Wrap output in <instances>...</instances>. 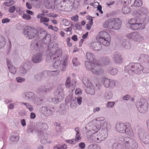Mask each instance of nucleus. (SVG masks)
Returning <instances> with one entry per match:
<instances>
[{"label":"nucleus","instance_id":"nucleus-1","mask_svg":"<svg viewBox=\"0 0 149 149\" xmlns=\"http://www.w3.org/2000/svg\"><path fill=\"white\" fill-rule=\"evenodd\" d=\"M116 131L120 133H125L129 135H132L133 132L129 123H117L116 125Z\"/></svg>","mask_w":149,"mask_h":149},{"label":"nucleus","instance_id":"nucleus-2","mask_svg":"<svg viewBox=\"0 0 149 149\" xmlns=\"http://www.w3.org/2000/svg\"><path fill=\"white\" fill-rule=\"evenodd\" d=\"M54 43L52 42L50 43L48 47V51L49 52L52 56L49 55L47 56L51 59H53L54 61L56 58L59 57V56L62 55V52L61 49H57V47L54 46Z\"/></svg>","mask_w":149,"mask_h":149},{"label":"nucleus","instance_id":"nucleus-3","mask_svg":"<svg viewBox=\"0 0 149 149\" xmlns=\"http://www.w3.org/2000/svg\"><path fill=\"white\" fill-rule=\"evenodd\" d=\"M148 14V10L145 7H142L139 10H135L132 13L133 15L135 17L140 18L142 22H144L148 19L147 15Z\"/></svg>","mask_w":149,"mask_h":149},{"label":"nucleus","instance_id":"nucleus-4","mask_svg":"<svg viewBox=\"0 0 149 149\" xmlns=\"http://www.w3.org/2000/svg\"><path fill=\"white\" fill-rule=\"evenodd\" d=\"M120 140L125 145L129 146L132 149H137L138 147L136 141L128 136H121L120 138Z\"/></svg>","mask_w":149,"mask_h":149},{"label":"nucleus","instance_id":"nucleus-5","mask_svg":"<svg viewBox=\"0 0 149 149\" xmlns=\"http://www.w3.org/2000/svg\"><path fill=\"white\" fill-rule=\"evenodd\" d=\"M72 2L68 0H64L61 1L57 4L54 10L57 9L59 11H67L72 5Z\"/></svg>","mask_w":149,"mask_h":149},{"label":"nucleus","instance_id":"nucleus-6","mask_svg":"<svg viewBox=\"0 0 149 149\" xmlns=\"http://www.w3.org/2000/svg\"><path fill=\"white\" fill-rule=\"evenodd\" d=\"M38 33L37 29L33 27L28 26L24 29L23 33L27 35V37L29 39H33Z\"/></svg>","mask_w":149,"mask_h":149},{"label":"nucleus","instance_id":"nucleus-7","mask_svg":"<svg viewBox=\"0 0 149 149\" xmlns=\"http://www.w3.org/2000/svg\"><path fill=\"white\" fill-rule=\"evenodd\" d=\"M83 82L86 86V91L87 94L94 95L95 93V91L94 86L90 82L88 79L85 78L83 80Z\"/></svg>","mask_w":149,"mask_h":149},{"label":"nucleus","instance_id":"nucleus-8","mask_svg":"<svg viewBox=\"0 0 149 149\" xmlns=\"http://www.w3.org/2000/svg\"><path fill=\"white\" fill-rule=\"evenodd\" d=\"M142 21L137 19L136 18L132 19L129 21V24L130 25V29L133 30H136L140 29L142 24L141 22Z\"/></svg>","mask_w":149,"mask_h":149},{"label":"nucleus","instance_id":"nucleus-9","mask_svg":"<svg viewBox=\"0 0 149 149\" xmlns=\"http://www.w3.org/2000/svg\"><path fill=\"white\" fill-rule=\"evenodd\" d=\"M126 37L130 39L133 40L135 42H140L143 39L141 35L137 32L128 33L126 35Z\"/></svg>","mask_w":149,"mask_h":149},{"label":"nucleus","instance_id":"nucleus-10","mask_svg":"<svg viewBox=\"0 0 149 149\" xmlns=\"http://www.w3.org/2000/svg\"><path fill=\"white\" fill-rule=\"evenodd\" d=\"M136 105L138 110L140 112L144 113L146 112L148 110V103L146 101H137L136 102Z\"/></svg>","mask_w":149,"mask_h":149},{"label":"nucleus","instance_id":"nucleus-11","mask_svg":"<svg viewBox=\"0 0 149 149\" xmlns=\"http://www.w3.org/2000/svg\"><path fill=\"white\" fill-rule=\"evenodd\" d=\"M86 68L91 70L96 75L102 74L104 72L103 69L100 66H86Z\"/></svg>","mask_w":149,"mask_h":149},{"label":"nucleus","instance_id":"nucleus-12","mask_svg":"<svg viewBox=\"0 0 149 149\" xmlns=\"http://www.w3.org/2000/svg\"><path fill=\"white\" fill-rule=\"evenodd\" d=\"M107 124V122H104L103 123V126L104 128L99 130L98 132L99 134L100 135L101 138L103 141L107 138L108 136V129L105 127V125Z\"/></svg>","mask_w":149,"mask_h":149},{"label":"nucleus","instance_id":"nucleus-13","mask_svg":"<svg viewBox=\"0 0 149 149\" xmlns=\"http://www.w3.org/2000/svg\"><path fill=\"white\" fill-rule=\"evenodd\" d=\"M86 56L87 61L85 62L86 65H88V63H89V65H91L92 64H95V63H96L97 61L94 60L95 56L92 53L88 52L86 53Z\"/></svg>","mask_w":149,"mask_h":149},{"label":"nucleus","instance_id":"nucleus-14","mask_svg":"<svg viewBox=\"0 0 149 149\" xmlns=\"http://www.w3.org/2000/svg\"><path fill=\"white\" fill-rule=\"evenodd\" d=\"M76 81L74 79L72 80L71 82L70 77H68L65 83V86L68 88H70L72 91L75 89Z\"/></svg>","mask_w":149,"mask_h":149},{"label":"nucleus","instance_id":"nucleus-15","mask_svg":"<svg viewBox=\"0 0 149 149\" xmlns=\"http://www.w3.org/2000/svg\"><path fill=\"white\" fill-rule=\"evenodd\" d=\"M112 27L111 29L118 30L120 28L121 24V21L118 18H112Z\"/></svg>","mask_w":149,"mask_h":149},{"label":"nucleus","instance_id":"nucleus-16","mask_svg":"<svg viewBox=\"0 0 149 149\" xmlns=\"http://www.w3.org/2000/svg\"><path fill=\"white\" fill-rule=\"evenodd\" d=\"M63 89L61 87H59L57 88L55 95L57 97L58 102L61 101L64 97L63 93Z\"/></svg>","mask_w":149,"mask_h":149},{"label":"nucleus","instance_id":"nucleus-17","mask_svg":"<svg viewBox=\"0 0 149 149\" xmlns=\"http://www.w3.org/2000/svg\"><path fill=\"white\" fill-rule=\"evenodd\" d=\"M22 95L24 99L26 101L29 102H31L35 97V95L33 92H27L23 93Z\"/></svg>","mask_w":149,"mask_h":149},{"label":"nucleus","instance_id":"nucleus-18","mask_svg":"<svg viewBox=\"0 0 149 149\" xmlns=\"http://www.w3.org/2000/svg\"><path fill=\"white\" fill-rule=\"evenodd\" d=\"M40 112L44 115L46 116H48L51 115L52 111L47 107L43 106L40 109Z\"/></svg>","mask_w":149,"mask_h":149},{"label":"nucleus","instance_id":"nucleus-19","mask_svg":"<svg viewBox=\"0 0 149 149\" xmlns=\"http://www.w3.org/2000/svg\"><path fill=\"white\" fill-rule=\"evenodd\" d=\"M90 47L95 51H99L102 48L101 43L97 41L91 43L90 45Z\"/></svg>","mask_w":149,"mask_h":149},{"label":"nucleus","instance_id":"nucleus-20","mask_svg":"<svg viewBox=\"0 0 149 149\" xmlns=\"http://www.w3.org/2000/svg\"><path fill=\"white\" fill-rule=\"evenodd\" d=\"M112 58L114 62L117 64L121 63L122 62V57L118 52H116L113 54Z\"/></svg>","mask_w":149,"mask_h":149},{"label":"nucleus","instance_id":"nucleus-21","mask_svg":"<svg viewBox=\"0 0 149 149\" xmlns=\"http://www.w3.org/2000/svg\"><path fill=\"white\" fill-rule=\"evenodd\" d=\"M109 59L108 57H103L100 60L97 61L96 63H95V65H107L109 64Z\"/></svg>","mask_w":149,"mask_h":149},{"label":"nucleus","instance_id":"nucleus-22","mask_svg":"<svg viewBox=\"0 0 149 149\" xmlns=\"http://www.w3.org/2000/svg\"><path fill=\"white\" fill-rule=\"evenodd\" d=\"M90 138L92 139V141L98 143H100L102 141H103L101 138L100 135L98 133L94 132Z\"/></svg>","mask_w":149,"mask_h":149},{"label":"nucleus","instance_id":"nucleus-23","mask_svg":"<svg viewBox=\"0 0 149 149\" xmlns=\"http://www.w3.org/2000/svg\"><path fill=\"white\" fill-rule=\"evenodd\" d=\"M40 32L42 34L44 35V36L46 35L45 37H44L43 41L45 43H47L50 42L51 41V36L50 34H47V32L44 30L43 29H40Z\"/></svg>","mask_w":149,"mask_h":149},{"label":"nucleus","instance_id":"nucleus-24","mask_svg":"<svg viewBox=\"0 0 149 149\" xmlns=\"http://www.w3.org/2000/svg\"><path fill=\"white\" fill-rule=\"evenodd\" d=\"M48 126L45 123H42L37 125L35 128V131L38 132H41L43 130H47Z\"/></svg>","mask_w":149,"mask_h":149},{"label":"nucleus","instance_id":"nucleus-25","mask_svg":"<svg viewBox=\"0 0 149 149\" xmlns=\"http://www.w3.org/2000/svg\"><path fill=\"white\" fill-rule=\"evenodd\" d=\"M42 54L39 53L33 56L32 60L35 63H38L42 61Z\"/></svg>","mask_w":149,"mask_h":149},{"label":"nucleus","instance_id":"nucleus-26","mask_svg":"<svg viewBox=\"0 0 149 149\" xmlns=\"http://www.w3.org/2000/svg\"><path fill=\"white\" fill-rule=\"evenodd\" d=\"M137 133L140 140L143 139V137L146 135V134H148L145 131L143 128L141 127L139 128L138 129Z\"/></svg>","mask_w":149,"mask_h":149},{"label":"nucleus","instance_id":"nucleus-27","mask_svg":"<svg viewBox=\"0 0 149 149\" xmlns=\"http://www.w3.org/2000/svg\"><path fill=\"white\" fill-rule=\"evenodd\" d=\"M149 60V56L146 54H141L138 59V61L141 63H147Z\"/></svg>","mask_w":149,"mask_h":149},{"label":"nucleus","instance_id":"nucleus-28","mask_svg":"<svg viewBox=\"0 0 149 149\" xmlns=\"http://www.w3.org/2000/svg\"><path fill=\"white\" fill-rule=\"evenodd\" d=\"M111 37L110 35L107 32L102 31L100 32L97 36L98 40H100L104 38H107Z\"/></svg>","mask_w":149,"mask_h":149},{"label":"nucleus","instance_id":"nucleus-29","mask_svg":"<svg viewBox=\"0 0 149 149\" xmlns=\"http://www.w3.org/2000/svg\"><path fill=\"white\" fill-rule=\"evenodd\" d=\"M98 41L102 45L106 46H109L111 42V37L107 38H104L98 40Z\"/></svg>","mask_w":149,"mask_h":149},{"label":"nucleus","instance_id":"nucleus-30","mask_svg":"<svg viewBox=\"0 0 149 149\" xmlns=\"http://www.w3.org/2000/svg\"><path fill=\"white\" fill-rule=\"evenodd\" d=\"M111 19H109L104 22L102 25L103 27L104 28L111 29L112 27V22L111 21Z\"/></svg>","mask_w":149,"mask_h":149},{"label":"nucleus","instance_id":"nucleus-31","mask_svg":"<svg viewBox=\"0 0 149 149\" xmlns=\"http://www.w3.org/2000/svg\"><path fill=\"white\" fill-rule=\"evenodd\" d=\"M108 72L110 74L115 75L118 73V70L115 68H113L112 66H110L108 68Z\"/></svg>","mask_w":149,"mask_h":149},{"label":"nucleus","instance_id":"nucleus-32","mask_svg":"<svg viewBox=\"0 0 149 149\" xmlns=\"http://www.w3.org/2000/svg\"><path fill=\"white\" fill-rule=\"evenodd\" d=\"M123 47L125 49H130L131 47V45L129 42L126 40H123L121 42Z\"/></svg>","mask_w":149,"mask_h":149},{"label":"nucleus","instance_id":"nucleus-33","mask_svg":"<svg viewBox=\"0 0 149 149\" xmlns=\"http://www.w3.org/2000/svg\"><path fill=\"white\" fill-rule=\"evenodd\" d=\"M134 66H126L125 67V69L127 71L130 75H133L135 73L134 70L132 69L134 68Z\"/></svg>","mask_w":149,"mask_h":149},{"label":"nucleus","instance_id":"nucleus-34","mask_svg":"<svg viewBox=\"0 0 149 149\" xmlns=\"http://www.w3.org/2000/svg\"><path fill=\"white\" fill-rule=\"evenodd\" d=\"M113 94L112 92L107 91L104 93V97L106 99L109 100L113 97Z\"/></svg>","mask_w":149,"mask_h":149},{"label":"nucleus","instance_id":"nucleus-35","mask_svg":"<svg viewBox=\"0 0 149 149\" xmlns=\"http://www.w3.org/2000/svg\"><path fill=\"white\" fill-rule=\"evenodd\" d=\"M40 47V45H39L38 43L32 42L31 44V49H35L37 51L39 50Z\"/></svg>","mask_w":149,"mask_h":149},{"label":"nucleus","instance_id":"nucleus-36","mask_svg":"<svg viewBox=\"0 0 149 149\" xmlns=\"http://www.w3.org/2000/svg\"><path fill=\"white\" fill-rule=\"evenodd\" d=\"M21 104L24 105L26 107V108L28 109L31 112L33 111L34 108L32 105L30 104L29 103L23 102H21Z\"/></svg>","mask_w":149,"mask_h":149},{"label":"nucleus","instance_id":"nucleus-37","mask_svg":"<svg viewBox=\"0 0 149 149\" xmlns=\"http://www.w3.org/2000/svg\"><path fill=\"white\" fill-rule=\"evenodd\" d=\"M42 101V100H41L39 98L36 97V96L35 95V97H34L33 99V100H32L31 102L35 104L40 105L41 104Z\"/></svg>","mask_w":149,"mask_h":149},{"label":"nucleus","instance_id":"nucleus-38","mask_svg":"<svg viewBox=\"0 0 149 149\" xmlns=\"http://www.w3.org/2000/svg\"><path fill=\"white\" fill-rule=\"evenodd\" d=\"M45 89L46 92L48 91H51L53 88V84H52L47 83L45 86Z\"/></svg>","mask_w":149,"mask_h":149},{"label":"nucleus","instance_id":"nucleus-39","mask_svg":"<svg viewBox=\"0 0 149 149\" xmlns=\"http://www.w3.org/2000/svg\"><path fill=\"white\" fill-rule=\"evenodd\" d=\"M44 3L46 8H47L54 10L55 8L54 6L55 3H48L47 2H44Z\"/></svg>","mask_w":149,"mask_h":149},{"label":"nucleus","instance_id":"nucleus-40","mask_svg":"<svg viewBox=\"0 0 149 149\" xmlns=\"http://www.w3.org/2000/svg\"><path fill=\"white\" fill-rule=\"evenodd\" d=\"M99 125L97 126L95 125H93L91 128H90V131L93 133L94 132L95 133H98V131L99 130Z\"/></svg>","mask_w":149,"mask_h":149},{"label":"nucleus","instance_id":"nucleus-41","mask_svg":"<svg viewBox=\"0 0 149 149\" xmlns=\"http://www.w3.org/2000/svg\"><path fill=\"white\" fill-rule=\"evenodd\" d=\"M49 21V19L47 17H45L44 16L42 17L40 19V22L41 23H43V24L46 26H49L47 22Z\"/></svg>","mask_w":149,"mask_h":149},{"label":"nucleus","instance_id":"nucleus-42","mask_svg":"<svg viewBox=\"0 0 149 149\" xmlns=\"http://www.w3.org/2000/svg\"><path fill=\"white\" fill-rule=\"evenodd\" d=\"M112 147L113 149H124L123 145L118 143H114Z\"/></svg>","mask_w":149,"mask_h":149},{"label":"nucleus","instance_id":"nucleus-43","mask_svg":"<svg viewBox=\"0 0 149 149\" xmlns=\"http://www.w3.org/2000/svg\"><path fill=\"white\" fill-rule=\"evenodd\" d=\"M131 8L128 6H124L122 9V12L124 14L129 13L131 11Z\"/></svg>","mask_w":149,"mask_h":149},{"label":"nucleus","instance_id":"nucleus-44","mask_svg":"<svg viewBox=\"0 0 149 149\" xmlns=\"http://www.w3.org/2000/svg\"><path fill=\"white\" fill-rule=\"evenodd\" d=\"M102 82L104 86L108 88L109 87L110 79L107 78H104L102 80Z\"/></svg>","mask_w":149,"mask_h":149},{"label":"nucleus","instance_id":"nucleus-45","mask_svg":"<svg viewBox=\"0 0 149 149\" xmlns=\"http://www.w3.org/2000/svg\"><path fill=\"white\" fill-rule=\"evenodd\" d=\"M53 72H51V71H46L42 73L43 77H47L49 76H52L53 75V73H52Z\"/></svg>","mask_w":149,"mask_h":149},{"label":"nucleus","instance_id":"nucleus-46","mask_svg":"<svg viewBox=\"0 0 149 149\" xmlns=\"http://www.w3.org/2000/svg\"><path fill=\"white\" fill-rule=\"evenodd\" d=\"M143 3L142 0H135L134 5L136 7L141 6L143 5Z\"/></svg>","mask_w":149,"mask_h":149},{"label":"nucleus","instance_id":"nucleus-47","mask_svg":"<svg viewBox=\"0 0 149 149\" xmlns=\"http://www.w3.org/2000/svg\"><path fill=\"white\" fill-rule=\"evenodd\" d=\"M88 149H101L100 147L98 145L95 144H91L88 147Z\"/></svg>","mask_w":149,"mask_h":149},{"label":"nucleus","instance_id":"nucleus-48","mask_svg":"<svg viewBox=\"0 0 149 149\" xmlns=\"http://www.w3.org/2000/svg\"><path fill=\"white\" fill-rule=\"evenodd\" d=\"M141 140L144 143L149 144V134H146V135L143 137V139Z\"/></svg>","mask_w":149,"mask_h":149},{"label":"nucleus","instance_id":"nucleus-49","mask_svg":"<svg viewBox=\"0 0 149 149\" xmlns=\"http://www.w3.org/2000/svg\"><path fill=\"white\" fill-rule=\"evenodd\" d=\"M5 44V40L4 37L0 35V48H1Z\"/></svg>","mask_w":149,"mask_h":149},{"label":"nucleus","instance_id":"nucleus-50","mask_svg":"<svg viewBox=\"0 0 149 149\" xmlns=\"http://www.w3.org/2000/svg\"><path fill=\"white\" fill-rule=\"evenodd\" d=\"M67 148V146L65 144L56 146L54 147V149H66Z\"/></svg>","mask_w":149,"mask_h":149},{"label":"nucleus","instance_id":"nucleus-51","mask_svg":"<svg viewBox=\"0 0 149 149\" xmlns=\"http://www.w3.org/2000/svg\"><path fill=\"white\" fill-rule=\"evenodd\" d=\"M8 68L10 72L13 74H15L16 72V69L14 66H9Z\"/></svg>","mask_w":149,"mask_h":149},{"label":"nucleus","instance_id":"nucleus-52","mask_svg":"<svg viewBox=\"0 0 149 149\" xmlns=\"http://www.w3.org/2000/svg\"><path fill=\"white\" fill-rule=\"evenodd\" d=\"M10 139L12 141L14 142H17L19 141V137L18 136L13 135L10 137Z\"/></svg>","mask_w":149,"mask_h":149},{"label":"nucleus","instance_id":"nucleus-53","mask_svg":"<svg viewBox=\"0 0 149 149\" xmlns=\"http://www.w3.org/2000/svg\"><path fill=\"white\" fill-rule=\"evenodd\" d=\"M115 104L114 102H109L106 104V106L107 108H111L113 107Z\"/></svg>","mask_w":149,"mask_h":149},{"label":"nucleus","instance_id":"nucleus-54","mask_svg":"<svg viewBox=\"0 0 149 149\" xmlns=\"http://www.w3.org/2000/svg\"><path fill=\"white\" fill-rule=\"evenodd\" d=\"M71 100V102L70 104V107L72 108H74L76 107V99H72Z\"/></svg>","mask_w":149,"mask_h":149},{"label":"nucleus","instance_id":"nucleus-55","mask_svg":"<svg viewBox=\"0 0 149 149\" xmlns=\"http://www.w3.org/2000/svg\"><path fill=\"white\" fill-rule=\"evenodd\" d=\"M43 77L42 73H40L38 74L35 75L34 78L38 81H39L41 80L42 78Z\"/></svg>","mask_w":149,"mask_h":149},{"label":"nucleus","instance_id":"nucleus-56","mask_svg":"<svg viewBox=\"0 0 149 149\" xmlns=\"http://www.w3.org/2000/svg\"><path fill=\"white\" fill-rule=\"evenodd\" d=\"M16 80L18 83H22L25 81L24 78L21 77H18L16 78Z\"/></svg>","mask_w":149,"mask_h":149},{"label":"nucleus","instance_id":"nucleus-57","mask_svg":"<svg viewBox=\"0 0 149 149\" xmlns=\"http://www.w3.org/2000/svg\"><path fill=\"white\" fill-rule=\"evenodd\" d=\"M65 142L67 143H70L71 144H75L77 141L75 139H72L71 140H65Z\"/></svg>","mask_w":149,"mask_h":149},{"label":"nucleus","instance_id":"nucleus-58","mask_svg":"<svg viewBox=\"0 0 149 149\" xmlns=\"http://www.w3.org/2000/svg\"><path fill=\"white\" fill-rule=\"evenodd\" d=\"M16 11L20 15H23L24 13L23 10L22 8H17L16 9Z\"/></svg>","mask_w":149,"mask_h":149},{"label":"nucleus","instance_id":"nucleus-59","mask_svg":"<svg viewBox=\"0 0 149 149\" xmlns=\"http://www.w3.org/2000/svg\"><path fill=\"white\" fill-rule=\"evenodd\" d=\"M72 61L74 65H79L80 64V63L78 61V59L77 58H74Z\"/></svg>","mask_w":149,"mask_h":149},{"label":"nucleus","instance_id":"nucleus-60","mask_svg":"<svg viewBox=\"0 0 149 149\" xmlns=\"http://www.w3.org/2000/svg\"><path fill=\"white\" fill-rule=\"evenodd\" d=\"M38 92H46V91L45 89V88L44 86H40L38 89Z\"/></svg>","mask_w":149,"mask_h":149},{"label":"nucleus","instance_id":"nucleus-61","mask_svg":"<svg viewBox=\"0 0 149 149\" xmlns=\"http://www.w3.org/2000/svg\"><path fill=\"white\" fill-rule=\"evenodd\" d=\"M20 72L22 74H25L27 72V70L23 66H22L20 68Z\"/></svg>","mask_w":149,"mask_h":149},{"label":"nucleus","instance_id":"nucleus-62","mask_svg":"<svg viewBox=\"0 0 149 149\" xmlns=\"http://www.w3.org/2000/svg\"><path fill=\"white\" fill-rule=\"evenodd\" d=\"M80 0H74V6L77 8L79 5Z\"/></svg>","mask_w":149,"mask_h":149},{"label":"nucleus","instance_id":"nucleus-63","mask_svg":"<svg viewBox=\"0 0 149 149\" xmlns=\"http://www.w3.org/2000/svg\"><path fill=\"white\" fill-rule=\"evenodd\" d=\"M22 17L23 18L27 20L30 19L31 18V16L29 15H28L27 14H24L23 15Z\"/></svg>","mask_w":149,"mask_h":149},{"label":"nucleus","instance_id":"nucleus-64","mask_svg":"<svg viewBox=\"0 0 149 149\" xmlns=\"http://www.w3.org/2000/svg\"><path fill=\"white\" fill-rule=\"evenodd\" d=\"M79 147L81 149H84L85 148V144L84 142H80L79 144Z\"/></svg>","mask_w":149,"mask_h":149}]
</instances>
